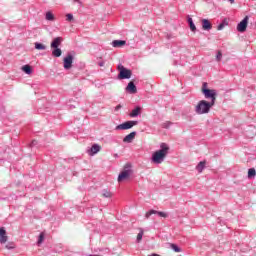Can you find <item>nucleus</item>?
I'll list each match as a JSON object with an SVG mask.
<instances>
[{"label": "nucleus", "instance_id": "nucleus-38", "mask_svg": "<svg viewBox=\"0 0 256 256\" xmlns=\"http://www.w3.org/2000/svg\"><path fill=\"white\" fill-rule=\"evenodd\" d=\"M115 157H119L117 154H115Z\"/></svg>", "mask_w": 256, "mask_h": 256}, {"label": "nucleus", "instance_id": "nucleus-24", "mask_svg": "<svg viewBox=\"0 0 256 256\" xmlns=\"http://www.w3.org/2000/svg\"><path fill=\"white\" fill-rule=\"evenodd\" d=\"M255 175H256V170H255V168H250V169L248 170V179H253V177H255Z\"/></svg>", "mask_w": 256, "mask_h": 256}, {"label": "nucleus", "instance_id": "nucleus-36", "mask_svg": "<svg viewBox=\"0 0 256 256\" xmlns=\"http://www.w3.org/2000/svg\"><path fill=\"white\" fill-rule=\"evenodd\" d=\"M98 65H99V67H104L105 66V62H99Z\"/></svg>", "mask_w": 256, "mask_h": 256}, {"label": "nucleus", "instance_id": "nucleus-3", "mask_svg": "<svg viewBox=\"0 0 256 256\" xmlns=\"http://www.w3.org/2000/svg\"><path fill=\"white\" fill-rule=\"evenodd\" d=\"M202 93L205 99H210L209 103L215 105V101H217V90L207 88V82L202 84Z\"/></svg>", "mask_w": 256, "mask_h": 256}, {"label": "nucleus", "instance_id": "nucleus-28", "mask_svg": "<svg viewBox=\"0 0 256 256\" xmlns=\"http://www.w3.org/2000/svg\"><path fill=\"white\" fill-rule=\"evenodd\" d=\"M171 249H173L175 253H181L180 247L177 246L176 244H171Z\"/></svg>", "mask_w": 256, "mask_h": 256}, {"label": "nucleus", "instance_id": "nucleus-14", "mask_svg": "<svg viewBox=\"0 0 256 256\" xmlns=\"http://www.w3.org/2000/svg\"><path fill=\"white\" fill-rule=\"evenodd\" d=\"M202 29L203 31H211L213 24L208 19H202Z\"/></svg>", "mask_w": 256, "mask_h": 256}, {"label": "nucleus", "instance_id": "nucleus-9", "mask_svg": "<svg viewBox=\"0 0 256 256\" xmlns=\"http://www.w3.org/2000/svg\"><path fill=\"white\" fill-rule=\"evenodd\" d=\"M71 67H73V55L68 54L65 58H64V69L69 70L71 69Z\"/></svg>", "mask_w": 256, "mask_h": 256}, {"label": "nucleus", "instance_id": "nucleus-1", "mask_svg": "<svg viewBox=\"0 0 256 256\" xmlns=\"http://www.w3.org/2000/svg\"><path fill=\"white\" fill-rule=\"evenodd\" d=\"M169 155V146L165 143L160 145V149L152 154V163L161 165L165 161V157Z\"/></svg>", "mask_w": 256, "mask_h": 256}, {"label": "nucleus", "instance_id": "nucleus-32", "mask_svg": "<svg viewBox=\"0 0 256 256\" xmlns=\"http://www.w3.org/2000/svg\"><path fill=\"white\" fill-rule=\"evenodd\" d=\"M5 247L9 250L15 249V245L13 243H8Z\"/></svg>", "mask_w": 256, "mask_h": 256}, {"label": "nucleus", "instance_id": "nucleus-21", "mask_svg": "<svg viewBox=\"0 0 256 256\" xmlns=\"http://www.w3.org/2000/svg\"><path fill=\"white\" fill-rule=\"evenodd\" d=\"M22 71H24V73H26V75H31V73H33V68H31L30 65H24L22 67Z\"/></svg>", "mask_w": 256, "mask_h": 256}, {"label": "nucleus", "instance_id": "nucleus-26", "mask_svg": "<svg viewBox=\"0 0 256 256\" xmlns=\"http://www.w3.org/2000/svg\"><path fill=\"white\" fill-rule=\"evenodd\" d=\"M142 239H143V229H140V232L138 233L136 238L137 243H141Z\"/></svg>", "mask_w": 256, "mask_h": 256}, {"label": "nucleus", "instance_id": "nucleus-27", "mask_svg": "<svg viewBox=\"0 0 256 256\" xmlns=\"http://www.w3.org/2000/svg\"><path fill=\"white\" fill-rule=\"evenodd\" d=\"M44 240H45V234L40 233L38 241H37V245H41V243H43Z\"/></svg>", "mask_w": 256, "mask_h": 256}, {"label": "nucleus", "instance_id": "nucleus-11", "mask_svg": "<svg viewBox=\"0 0 256 256\" xmlns=\"http://www.w3.org/2000/svg\"><path fill=\"white\" fill-rule=\"evenodd\" d=\"M126 91L131 95H135L137 93V86L134 81H130L126 87Z\"/></svg>", "mask_w": 256, "mask_h": 256}, {"label": "nucleus", "instance_id": "nucleus-20", "mask_svg": "<svg viewBox=\"0 0 256 256\" xmlns=\"http://www.w3.org/2000/svg\"><path fill=\"white\" fill-rule=\"evenodd\" d=\"M207 162L205 161H201L198 163V165L196 166V171H198V173H203V169H205V165Z\"/></svg>", "mask_w": 256, "mask_h": 256}, {"label": "nucleus", "instance_id": "nucleus-7", "mask_svg": "<svg viewBox=\"0 0 256 256\" xmlns=\"http://www.w3.org/2000/svg\"><path fill=\"white\" fill-rule=\"evenodd\" d=\"M247 25H249V16H245L244 19L238 23L237 31L239 33H245L247 31Z\"/></svg>", "mask_w": 256, "mask_h": 256}, {"label": "nucleus", "instance_id": "nucleus-35", "mask_svg": "<svg viewBox=\"0 0 256 256\" xmlns=\"http://www.w3.org/2000/svg\"><path fill=\"white\" fill-rule=\"evenodd\" d=\"M123 108V106L121 105V104H119V105H117L116 107H115V111H119V109H122Z\"/></svg>", "mask_w": 256, "mask_h": 256}, {"label": "nucleus", "instance_id": "nucleus-15", "mask_svg": "<svg viewBox=\"0 0 256 256\" xmlns=\"http://www.w3.org/2000/svg\"><path fill=\"white\" fill-rule=\"evenodd\" d=\"M125 45H127V41H125V40H113L112 41V46L115 48L125 47Z\"/></svg>", "mask_w": 256, "mask_h": 256}, {"label": "nucleus", "instance_id": "nucleus-6", "mask_svg": "<svg viewBox=\"0 0 256 256\" xmlns=\"http://www.w3.org/2000/svg\"><path fill=\"white\" fill-rule=\"evenodd\" d=\"M131 176V164H126L124 166V171H122L118 176V182L124 181V179H128Z\"/></svg>", "mask_w": 256, "mask_h": 256}, {"label": "nucleus", "instance_id": "nucleus-17", "mask_svg": "<svg viewBox=\"0 0 256 256\" xmlns=\"http://www.w3.org/2000/svg\"><path fill=\"white\" fill-rule=\"evenodd\" d=\"M63 41V38L61 37H56L54 40L51 42L50 47L51 48H57L59 45H61V42Z\"/></svg>", "mask_w": 256, "mask_h": 256}, {"label": "nucleus", "instance_id": "nucleus-29", "mask_svg": "<svg viewBox=\"0 0 256 256\" xmlns=\"http://www.w3.org/2000/svg\"><path fill=\"white\" fill-rule=\"evenodd\" d=\"M221 59H223V53L221 51H218L217 52V55H216V61H221Z\"/></svg>", "mask_w": 256, "mask_h": 256}, {"label": "nucleus", "instance_id": "nucleus-33", "mask_svg": "<svg viewBox=\"0 0 256 256\" xmlns=\"http://www.w3.org/2000/svg\"><path fill=\"white\" fill-rule=\"evenodd\" d=\"M224 27H225V24H224V23H220V24L218 25V27H217V30H218V31H221V30L224 29Z\"/></svg>", "mask_w": 256, "mask_h": 256}, {"label": "nucleus", "instance_id": "nucleus-25", "mask_svg": "<svg viewBox=\"0 0 256 256\" xmlns=\"http://www.w3.org/2000/svg\"><path fill=\"white\" fill-rule=\"evenodd\" d=\"M46 21H55V15L51 12H46Z\"/></svg>", "mask_w": 256, "mask_h": 256}, {"label": "nucleus", "instance_id": "nucleus-5", "mask_svg": "<svg viewBox=\"0 0 256 256\" xmlns=\"http://www.w3.org/2000/svg\"><path fill=\"white\" fill-rule=\"evenodd\" d=\"M118 69H119L118 79H131V75H133L131 70L125 68L124 66H118Z\"/></svg>", "mask_w": 256, "mask_h": 256}, {"label": "nucleus", "instance_id": "nucleus-16", "mask_svg": "<svg viewBox=\"0 0 256 256\" xmlns=\"http://www.w3.org/2000/svg\"><path fill=\"white\" fill-rule=\"evenodd\" d=\"M143 108H141V106H136L130 113V117L135 118V117H139V115H141V111Z\"/></svg>", "mask_w": 256, "mask_h": 256}, {"label": "nucleus", "instance_id": "nucleus-30", "mask_svg": "<svg viewBox=\"0 0 256 256\" xmlns=\"http://www.w3.org/2000/svg\"><path fill=\"white\" fill-rule=\"evenodd\" d=\"M171 125H172L171 122H165V123L162 124V127H163L164 129H169V127H171Z\"/></svg>", "mask_w": 256, "mask_h": 256}, {"label": "nucleus", "instance_id": "nucleus-19", "mask_svg": "<svg viewBox=\"0 0 256 256\" xmlns=\"http://www.w3.org/2000/svg\"><path fill=\"white\" fill-rule=\"evenodd\" d=\"M188 24L190 27V30L195 33V31H197V27L195 26V23L193 22V18L188 17Z\"/></svg>", "mask_w": 256, "mask_h": 256}, {"label": "nucleus", "instance_id": "nucleus-13", "mask_svg": "<svg viewBox=\"0 0 256 256\" xmlns=\"http://www.w3.org/2000/svg\"><path fill=\"white\" fill-rule=\"evenodd\" d=\"M137 136V132L133 131L130 134L126 135L123 138V143H133V140L135 139V137Z\"/></svg>", "mask_w": 256, "mask_h": 256}, {"label": "nucleus", "instance_id": "nucleus-37", "mask_svg": "<svg viewBox=\"0 0 256 256\" xmlns=\"http://www.w3.org/2000/svg\"><path fill=\"white\" fill-rule=\"evenodd\" d=\"M231 4L235 3V0H228Z\"/></svg>", "mask_w": 256, "mask_h": 256}, {"label": "nucleus", "instance_id": "nucleus-8", "mask_svg": "<svg viewBox=\"0 0 256 256\" xmlns=\"http://www.w3.org/2000/svg\"><path fill=\"white\" fill-rule=\"evenodd\" d=\"M151 215H158V217H163L164 219H167V217H169V214H167L166 212L150 210V211L146 212L145 218L149 219V217H151Z\"/></svg>", "mask_w": 256, "mask_h": 256}, {"label": "nucleus", "instance_id": "nucleus-31", "mask_svg": "<svg viewBox=\"0 0 256 256\" xmlns=\"http://www.w3.org/2000/svg\"><path fill=\"white\" fill-rule=\"evenodd\" d=\"M66 21H69V22L73 21V14H71V13L67 14Z\"/></svg>", "mask_w": 256, "mask_h": 256}, {"label": "nucleus", "instance_id": "nucleus-34", "mask_svg": "<svg viewBox=\"0 0 256 256\" xmlns=\"http://www.w3.org/2000/svg\"><path fill=\"white\" fill-rule=\"evenodd\" d=\"M36 145H38L37 140H33L30 144V147H36Z\"/></svg>", "mask_w": 256, "mask_h": 256}, {"label": "nucleus", "instance_id": "nucleus-10", "mask_svg": "<svg viewBox=\"0 0 256 256\" xmlns=\"http://www.w3.org/2000/svg\"><path fill=\"white\" fill-rule=\"evenodd\" d=\"M101 151V146L99 144H93L91 148L87 149L86 153L93 157V155H97Z\"/></svg>", "mask_w": 256, "mask_h": 256}, {"label": "nucleus", "instance_id": "nucleus-2", "mask_svg": "<svg viewBox=\"0 0 256 256\" xmlns=\"http://www.w3.org/2000/svg\"><path fill=\"white\" fill-rule=\"evenodd\" d=\"M215 104L207 101V100H201L198 102V104L195 107V113L196 115H207L209 111H211V107H214Z\"/></svg>", "mask_w": 256, "mask_h": 256}, {"label": "nucleus", "instance_id": "nucleus-23", "mask_svg": "<svg viewBox=\"0 0 256 256\" xmlns=\"http://www.w3.org/2000/svg\"><path fill=\"white\" fill-rule=\"evenodd\" d=\"M102 195L106 199H111V197H113V193H111V191H109L107 189L102 190Z\"/></svg>", "mask_w": 256, "mask_h": 256}, {"label": "nucleus", "instance_id": "nucleus-22", "mask_svg": "<svg viewBox=\"0 0 256 256\" xmlns=\"http://www.w3.org/2000/svg\"><path fill=\"white\" fill-rule=\"evenodd\" d=\"M35 49H37L38 51H45V49H47V46H45V44L36 42Z\"/></svg>", "mask_w": 256, "mask_h": 256}, {"label": "nucleus", "instance_id": "nucleus-4", "mask_svg": "<svg viewBox=\"0 0 256 256\" xmlns=\"http://www.w3.org/2000/svg\"><path fill=\"white\" fill-rule=\"evenodd\" d=\"M139 122L137 121H126L118 126H116V131H127L128 129H133L135 125H138Z\"/></svg>", "mask_w": 256, "mask_h": 256}, {"label": "nucleus", "instance_id": "nucleus-18", "mask_svg": "<svg viewBox=\"0 0 256 256\" xmlns=\"http://www.w3.org/2000/svg\"><path fill=\"white\" fill-rule=\"evenodd\" d=\"M62 54H63V51H61V48H59V47L52 48L53 57H61Z\"/></svg>", "mask_w": 256, "mask_h": 256}, {"label": "nucleus", "instance_id": "nucleus-12", "mask_svg": "<svg viewBox=\"0 0 256 256\" xmlns=\"http://www.w3.org/2000/svg\"><path fill=\"white\" fill-rule=\"evenodd\" d=\"M8 239L7 230H5V227H0V243L3 245Z\"/></svg>", "mask_w": 256, "mask_h": 256}]
</instances>
